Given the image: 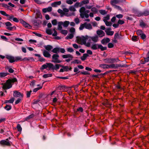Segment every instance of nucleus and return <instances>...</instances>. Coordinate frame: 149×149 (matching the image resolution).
Returning a JSON list of instances; mask_svg holds the SVG:
<instances>
[{"label":"nucleus","instance_id":"f257e3e1","mask_svg":"<svg viewBox=\"0 0 149 149\" xmlns=\"http://www.w3.org/2000/svg\"><path fill=\"white\" fill-rule=\"evenodd\" d=\"M17 81V79L16 78L14 77L9 79L6 81L5 83L1 84L3 85L2 88L3 90L9 89L12 87L13 85L12 83H14Z\"/></svg>","mask_w":149,"mask_h":149},{"label":"nucleus","instance_id":"f03ea898","mask_svg":"<svg viewBox=\"0 0 149 149\" xmlns=\"http://www.w3.org/2000/svg\"><path fill=\"white\" fill-rule=\"evenodd\" d=\"M91 48L94 50L100 49L101 51H104L107 49V47H104L102 45L98 44H95L92 45L91 46Z\"/></svg>","mask_w":149,"mask_h":149},{"label":"nucleus","instance_id":"7ed1b4c3","mask_svg":"<svg viewBox=\"0 0 149 149\" xmlns=\"http://www.w3.org/2000/svg\"><path fill=\"white\" fill-rule=\"evenodd\" d=\"M77 38L76 40H77L78 43H79V42L81 41L82 42V43H80L81 45H85L87 40L89 38L88 36L87 35L85 36H82L81 37L77 36Z\"/></svg>","mask_w":149,"mask_h":149},{"label":"nucleus","instance_id":"20e7f679","mask_svg":"<svg viewBox=\"0 0 149 149\" xmlns=\"http://www.w3.org/2000/svg\"><path fill=\"white\" fill-rule=\"evenodd\" d=\"M3 24H5L6 26L7 27L6 28V29L8 30L12 31L13 29H14L15 30L16 29V28L15 26H14L12 27L10 26H12V25L11 23L9 22H6L5 23H3Z\"/></svg>","mask_w":149,"mask_h":149},{"label":"nucleus","instance_id":"39448f33","mask_svg":"<svg viewBox=\"0 0 149 149\" xmlns=\"http://www.w3.org/2000/svg\"><path fill=\"white\" fill-rule=\"evenodd\" d=\"M11 143V142L5 140H2L0 141V145L2 147L6 146H10Z\"/></svg>","mask_w":149,"mask_h":149},{"label":"nucleus","instance_id":"423d86ee","mask_svg":"<svg viewBox=\"0 0 149 149\" xmlns=\"http://www.w3.org/2000/svg\"><path fill=\"white\" fill-rule=\"evenodd\" d=\"M100 67L103 69L111 68L115 69V64H112L109 65L106 64H102L100 65Z\"/></svg>","mask_w":149,"mask_h":149},{"label":"nucleus","instance_id":"0eeeda50","mask_svg":"<svg viewBox=\"0 0 149 149\" xmlns=\"http://www.w3.org/2000/svg\"><path fill=\"white\" fill-rule=\"evenodd\" d=\"M13 96L15 97H22L23 96V94L17 91H13Z\"/></svg>","mask_w":149,"mask_h":149},{"label":"nucleus","instance_id":"6e6552de","mask_svg":"<svg viewBox=\"0 0 149 149\" xmlns=\"http://www.w3.org/2000/svg\"><path fill=\"white\" fill-rule=\"evenodd\" d=\"M6 58L9 60V61L10 63H13L15 62V57L13 56L7 55L6 56Z\"/></svg>","mask_w":149,"mask_h":149},{"label":"nucleus","instance_id":"1a4fd4ad","mask_svg":"<svg viewBox=\"0 0 149 149\" xmlns=\"http://www.w3.org/2000/svg\"><path fill=\"white\" fill-rule=\"evenodd\" d=\"M132 12L136 15V16L138 17H140L142 16V15L141 14V12L139 11L137 9H133L132 10Z\"/></svg>","mask_w":149,"mask_h":149},{"label":"nucleus","instance_id":"9d476101","mask_svg":"<svg viewBox=\"0 0 149 149\" xmlns=\"http://www.w3.org/2000/svg\"><path fill=\"white\" fill-rule=\"evenodd\" d=\"M110 41V39L108 38H104L101 40V43L102 45H105L107 43H109Z\"/></svg>","mask_w":149,"mask_h":149},{"label":"nucleus","instance_id":"9b49d317","mask_svg":"<svg viewBox=\"0 0 149 149\" xmlns=\"http://www.w3.org/2000/svg\"><path fill=\"white\" fill-rule=\"evenodd\" d=\"M89 38H91V40L94 42H97L98 41L99 37L96 35L94 36H88Z\"/></svg>","mask_w":149,"mask_h":149},{"label":"nucleus","instance_id":"f8f14e48","mask_svg":"<svg viewBox=\"0 0 149 149\" xmlns=\"http://www.w3.org/2000/svg\"><path fill=\"white\" fill-rule=\"evenodd\" d=\"M114 38L115 39H118L120 40H121L123 39L122 37V35L121 34H119L118 33H116L114 36Z\"/></svg>","mask_w":149,"mask_h":149},{"label":"nucleus","instance_id":"ddd939ff","mask_svg":"<svg viewBox=\"0 0 149 149\" xmlns=\"http://www.w3.org/2000/svg\"><path fill=\"white\" fill-rule=\"evenodd\" d=\"M33 22L34 26H38L41 24L42 21L40 20L34 19Z\"/></svg>","mask_w":149,"mask_h":149},{"label":"nucleus","instance_id":"4468645a","mask_svg":"<svg viewBox=\"0 0 149 149\" xmlns=\"http://www.w3.org/2000/svg\"><path fill=\"white\" fill-rule=\"evenodd\" d=\"M20 22L22 23L26 28H29V26H30V25L28 24L26 22L24 21L22 19H20Z\"/></svg>","mask_w":149,"mask_h":149},{"label":"nucleus","instance_id":"2eb2a0df","mask_svg":"<svg viewBox=\"0 0 149 149\" xmlns=\"http://www.w3.org/2000/svg\"><path fill=\"white\" fill-rule=\"evenodd\" d=\"M43 54L45 57L47 58H49L51 56L49 52L45 50H43Z\"/></svg>","mask_w":149,"mask_h":149},{"label":"nucleus","instance_id":"dca6fc26","mask_svg":"<svg viewBox=\"0 0 149 149\" xmlns=\"http://www.w3.org/2000/svg\"><path fill=\"white\" fill-rule=\"evenodd\" d=\"M52 8L51 7H49L47 8H44L42 9V12L44 13L47 12H50L52 11Z\"/></svg>","mask_w":149,"mask_h":149},{"label":"nucleus","instance_id":"f3484780","mask_svg":"<svg viewBox=\"0 0 149 149\" xmlns=\"http://www.w3.org/2000/svg\"><path fill=\"white\" fill-rule=\"evenodd\" d=\"M61 4V1H56L52 3L51 4V6L53 7H56L57 6L60 5Z\"/></svg>","mask_w":149,"mask_h":149},{"label":"nucleus","instance_id":"a211bd4d","mask_svg":"<svg viewBox=\"0 0 149 149\" xmlns=\"http://www.w3.org/2000/svg\"><path fill=\"white\" fill-rule=\"evenodd\" d=\"M36 15L37 16V17H35L36 19H37L38 18L41 19L42 18V16L41 12L38 10H36Z\"/></svg>","mask_w":149,"mask_h":149},{"label":"nucleus","instance_id":"6ab92c4d","mask_svg":"<svg viewBox=\"0 0 149 149\" xmlns=\"http://www.w3.org/2000/svg\"><path fill=\"white\" fill-rule=\"evenodd\" d=\"M34 55L36 56H37L39 58V61L40 62L45 61V58H44L43 57H41L40 55L38 54H35Z\"/></svg>","mask_w":149,"mask_h":149},{"label":"nucleus","instance_id":"aec40b11","mask_svg":"<svg viewBox=\"0 0 149 149\" xmlns=\"http://www.w3.org/2000/svg\"><path fill=\"white\" fill-rule=\"evenodd\" d=\"M84 23H86L85 24V28L86 29L91 30L92 29L91 25L90 23H87L86 22Z\"/></svg>","mask_w":149,"mask_h":149},{"label":"nucleus","instance_id":"412c9836","mask_svg":"<svg viewBox=\"0 0 149 149\" xmlns=\"http://www.w3.org/2000/svg\"><path fill=\"white\" fill-rule=\"evenodd\" d=\"M46 64L47 65V67L49 69V70H53L54 65L51 63H46Z\"/></svg>","mask_w":149,"mask_h":149},{"label":"nucleus","instance_id":"4be33fe9","mask_svg":"<svg viewBox=\"0 0 149 149\" xmlns=\"http://www.w3.org/2000/svg\"><path fill=\"white\" fill-rule=\"evenodd\" d=\"M126 65H127L125 64L122 65L120 64H115V69H117L118 67H126Z\"/></svg>","mask_w":149,"mask_h":149},{"label":"nucleus","instance_id":"5701e85b","mask_svg":"<svg viewBox=\"0 0 149 149\" xmlns=\"http://www.w3.org/2000/svg\"><path fill=\"white\" fill-rule=\"evenodd\" d=\"M61 65L60 64H55V66H54L53 70H55L57 71L59 69L60 67H61Z\"/></svg>","mask_w":149,"mask_h":149},{"label":"nucleus","instance_id":"b1692460","mask_svg":"<svg viewBox=\"0 0 149 149\" xmlns=\"http://www.w3.org/2000/svg\"><path fill=\"white\" fill-rule=\"evenodd\" d=\"M89 55L86 53L83 54V56L80 57V59L82 61H84L86 59L87 57Z\"/></svg>","mask_w":149,"mask_h":149},{"label":"nucleus","instance_id":"393cba45","mask_svg":"<svg viewBox=\"0 0 149 149\" xmlns=\"http://www.w3.org/2000/svg\"><path fill=\"white\" fill-rule=\"evenodd\" d=\"M62 57L64 58H68L72 59L73 56L72 55L70 54H67L66 55H63L62 56Z\"/></svg>","mask_w":149,"mask_h":149},{"label":"nucleus","instance_id":"a878e982","mask_svg":"<svg viewBox=\"0 0 149 149\" xmlns=\"http://www.w3.org/2000/svg\"><path fill=\"white\" fill-rule=\"evenodd\" d=\"M15 100V98L14 97L11 98L9 100H6L4 102L5 103H13Z\"/></svg>","mask_w":149,"mask_h":149},{"label":"nucleus","instance_id":"bb28decb","mask_svg":"<svg viewBox=\"0 0 149 149\" xmlns=\"http://www.w3.org/2000/svg\"><path fill=\"white\" fill-rule=\"evenodd\" d=\"M63 22H62L61 21L59 22L58 23V30H61L62 29V25L63 24Z\"/></svg>","mask_w":149,"mask_h":149},{"label":"nucleus","instance_id":"cd10ccee","mask_svg":"<svg viewBox=\"0 0 149 149\" xmlns=\"http://www.w3.org/2000/svg\"><path fill=\"white\" fill-rule=\"evenodd\" d=\"M44 47L46 50L48 51H49L53 48L52 46L50 45H47L46 46H45Z\"/></svg>","mask_w":149,"mask_h":149},{"label":"nucleus","instance_id":"c85d7f7f","mask_svg":"<svg viewBox=\"0 0 149 149\" xmlns=\"http://www.w3.org/2000/svg\"><path fill=\"white\" fill-rule=\"evenodd\" d=\"M74 37L73 33H70L68 34L66 37L65 38V39H72Z\"/></svg>","mask_w":149,"mask_h":149},{"label":"nucleus","instance_id":"c756f323","mask_svg":"<svg viewBox=\"0 0 149 149\" xmlns=\"http://www.w3.org/2000/svg\"><path fill=\"white\" fill-rule=\"evenodd\" d=\"M59 57V56L56 54H53L52 56V60H56L58 59V58Z\"/></svg>","mask_w":149,"mask_h":149},{"label":"nucleus","instance_id":"7c9ffc66","mask_svg":"<svg viewBox=\"0 0 149 149\" xmlns=\"http://www.w3.org/2000/svg\"><path fill=\"white\" fill-rule=\"evenodd\" d=\"M34 116V115L33 114H32L26 117L25 118V120L26 121H28L30 119L33 118Z\"/></svg>","mask_w":149,"mask_h":149},{"label":"nucleus","instance_id":"2f4dec72","mask_svg":"<svg viewBox=\"0 0 149 149\" xmlns=\"http://www.w3.org/2000/svg\"><path fill=\"white\" fill-rule=\"evenodd\" d=\"M70 22L69 21H66L63 22V25L64 27H67L69 24H70Z\"/></svg>","mask_w":149,"mask_h":149},{"label":"nucleus","instance_id":"473e14b6","mask_svg":"<svg viewBox=\"0 0 149 149\" xmlns=\"http://www.w3.org/2000/svg\"><path fill=\"white\" fill-rule=\"evenodd\" d=\"M85 8L84 7H81L79 10V12L80 13V14L84 13H85Z\"/></svg>","mask_w":149,"mask_h":149},{"label":"nucleus","instance_id":"72a5a7b5","mask_svg":"<svg viewBox=\"0 0 149 149\" xmlns=\"http://www.w3.org/2000/svg\"><path fill=\"white\" fill-rule=\"evenodd\" d=\"M59 47L55 48L52 50V52L55 54H57L59 52Z\"/></svg>","mask_w":149,"mask_h":149},{"label":"nucleus","instance_id":"f704fd0d","mask_svg":"<svg viewBox=\"0 0 149 149\" xmlns=\"http://www.w3.org/2000/svg\"><path fill=\"white\" fill-rule=\"evenodd\" d=\"M142 16H146L149 15V11L147 10H145L143 12L141 13Z\"/></svg>","mask_w":149,"mask_h":149},{"label":"nucleus","instance_id":"c9c22d12","mask_svg":"<svg viewBox=\"0 0 149 149\" xmlns=\"http://www.w3.org/2000/svg\"><path fill=\"white\" fill-rule=\"evenodd\" d=\"M9 74L8 72H0V77H5Z\"/></svg>","mask_w":149,"mask_h":149},{"label":"nucleus","instance_id":"e433bc0d","mask_svg":"<svg viewBox=\"0 0 149 149\" xmlns=\"http://www.w3.org/2000/svg\"><path fill=\"white\" fill-rule=\"evenodd\" d=\"M80 16L82 18H84V17H85L86 18H88L89 16L88 14L85 13L80 14Z\"/></svg>","mask_w":149,"mask_h":149},{"label":"nucleus","instance_id":"4c0bfd02","mask_svg":"<svg viewBox=\"0 0 149 149\" xmlns=\"http://www.w3.org/2000/svg\"><path fill=\"white\" fill-rule=\"evenodd\" d=\"M104 22L105 23L106 25L107 26H111L112 23L110 22H108L105 20H103Z\"/></svg>","mask_w":149,"mask_h":149},{"label":"nucleus","instance_id":"58836bf2","mask_svg":"<svg viewBox=\"0 0 149 149\" xmlns=\"http://www.w3.org/2000/svg\"><path fill=\"white\" fill-rule=\"evenodd\" d=\"M119 2L118 0H112L111 1L110 3L111 5L114 6L115 5L114 4H117Z\"/></svg>","mask_w":149,"mask_h":149},{"label":"nucleus","instance_id":"ea45409f","mask_svg":"<svg viewBox=\"0 0 149 149\" xmlns=\"http://www.w3.org/2000/svg\"><path fill=\"white\" fill-rule=\"evenodd\" d=\"M6 70H8V71L10 73H13L14 72V70L12 68H10L8 66L6 67L5 68Z\"/></svg>","mask_w":149,"mask_h":149},{"label":"nucleus","instance_id":"a19ab883","mask_svg":"<svg viewBox=\"0 0 149 149\" xmlns=\"http://www.w3.org/2000/svg\"><path fill=\"white\" fill-rule=\"evenodd\" d=\"M111 58H106L103 59V61L104 63H111Z\"/></svg>","mask_w":149,"mask_h":149},{"label":"nucleus","instance_id":"79ce46f5","mask_svg":"<svg viewBox=\"0 0 149 149\" xmlns=\"http://www.w3.org/2000/svg\"><path fill=\"white\" fill-rule=\"evenodd\" d=\"M105 31L107 35L111 36L114 33V31Z\"/></svg>","mask_w":149,"mask_h":149},{"label":"nucleus","instance_id":"37998d69","mask_svg":"<svg viewBox=\"0 0 149 149\" xmlns=\"http://www.w3.org/2000/svg\"><path fill=\"white\" fill-rule=\"evenodd\" d=\"M132 40L133 41L136 42L138 40L139 38L137 36H133L132 37Z\"/></svg>","mask_w":149,"mask_h":149},{"label":"nucleus","instance_id":"c03bdc74","mask_svg":"<svg viewBox=\"0 0 149 149\" xmlns=\"http://www.w3.org/2000/svg\"><path fill=\"white\" fill-rule=\"evenodd\" d=\"M103 105L107 107H109V106L111 105V104L109 103V101H107L103 103Z\"/></svg>","mask_w":149,"mask_h":149},{"label":"nucleus","instance_id":"a18cd8bd","mask_svg":"<svg viewBox=\"0 0 149 149\" xmlns=\"http://www.w3.org/2000/svg\"><path fill=\"white\" fill-rule=\"evenodd\" d=\"M111 63H113L116 62H117L118 61H119L118 58H111Z\"/></svg>","mask_w":149,"mask_h":149},{"label":"nucleus","instance_id":"49530a36","mask_svg":"<svg viewBox=\"0 0 149 149\" xmlns=\"http://www.w3.org/2000/svg\"><path fill=\"white\" fill-rule=\"evenodd\" d=\"M4 108L7 111H9L11 109L12 107L10 105H6V106L4 107Z\"/></svg>","mask_w":149,"mask_h":149},{"label":"nucleus","instance_id":"de8ad7c7","mask_svg":"<svg viewBox=\"0 0 149 149\" xmlns=\"http://www.w3.org/2000/svg\"><path fill=\"white\" fill-rule=\"evenodd\" d=\"M52 74H44L42 76V77L44 78H47L49 77H52Z\"/></svg>","mask_w":149,"mask_h":149},{"label":"nucleus","instance_id":"09e8293b","mask_svg":"<svg viewBox=\"0 0 149 149\" xmlns=\"http://www.w3.org/2000/svg\"><path fill=\"white\" fill-rule=\"evenodd\" d=\"M83 111H84V109H83V108L82 107H79V108H77V111H75L74 112L76 113L77 112V111L79 112H82Z\"/></svg>","mask_w":149,"mask_h":149},{"label":"nucleus","instance_id":"8fccbe9b","mask_svg":"<svg viewBox=\"0 0 149 149\" xmlns=\"http://www.w3.org/2000/svg\"><path fill=\"white\" fill-rule=\"evenodd\" d=\"M15 62L17 61H22V60L23 59H22V58L21 56H16L15 58Z\"/></svg>","mask_w":149,"mask_h":149},{"label":"nucleus","instance_id":"3c124183","mask_svg":"<svg viewBox=\"0 0 149 149\" xmlns=\"http://www.w3.org/2000/svg\"><path fill=\"white\" fill-rule=\"evenodd\" d=\"M47 68V65L46 64H44L42 65L41 67L40 68V70L41 71L44 70L45 69H46Z\"/></svg>","mask_w":149,"mask_h":149},{"label":"nucleus","instance_id":"603ef678","mask_svg":"<svg viewBox=\"0 0 149 149\" xmlns=\"http://www.w3.org/2000/svg\"><path fill=\"white\" fill-rule=\"evenodd\" d=\"M61 67L64 69V71L67 72L69 70V68L68 66H65L63 65H61Z\"/></svg>","mask_w":149,"mask_h":149},{"label":"nucleus","instance_id":"864d4df0","mask_svg":"<svg viewBox=\"0 0 149 149\" xmlns=\"http://www.w3.org/2000/svg\"><path fill=\"white\" fill-rule=\"evenodd\" d=\"M66 87L65 85H60L57 88L60 90H62L65 89Z\"/></svg>","mask_w":149,"mask_h":149},{"label":"nucleus","instance_id":"5fc2aeb1","mask_svg":"<svg viewBox=\"0 0 149 149\" xmlns=\"http://www.w3.org/2000/svg\"><path fill=\"white\" fill-rule=\"evenodd\" d=\"M99 12L102 15H104L107 14V12L105 10H99Z\"/></svg>","mask_w":149,"mask_h":149},{"label":"nucleus","instance_id":"6e6d98bb","mask_svg":"<svg viewBox=\"0 0 149 149\" xmlns=\"http://www.w3.org/2000/svg\"><path fill=\"white\" fill-rule=\"evenodd\" d=\"M103 31L102 30L99 29L97 30L96 31L97 34L99 36L102 35V33H103Z\"/></svg>","mask_w":149,"mask_h":149},{"label":"nucleus","instance_id":"4d7b16f0","mask_svg":"<svg viewBox=\"0 0 149 149\" xmlns=\"http://www.w3.org/2000/svg\"><path fill=\"white\" fill-rule=\"evenodd\" d=\"M0 13L1 14V15H4V16H6V17H8V16H9V15L6 14V13L4 11L1 10L0 11Z\"/></svg>","mask_w":149,"mask_h":149},{"label":"nucleus","instance_id":"13d9d810","mask_svg":"<svg viewBox=\"0 0 149 149\" xmlns=\"http://www.w3.org/2000/svg\"><path fill=\"white\" fill-rule=\"evenodd\" d=\"M86 24L84 23V24H81L79 28V29L80 30H82L84 27L85 28V24Z\"/></svg>","mask_w":149,"mask_h":149},{"label":"nucleus","instance_id":"bf43d9fd","mask_svg":"<svg viewBox=\"0 0 149 149\" xmlns=\"http://www.w3.org/2000/svg\"><path fill=\"white\" fill-rule=\"evenodd\" d=\"M18 131L19 132H20L22 130V128L21 127V125L19 124H18L16 127Z\"/></svg>","mask_w":149,"mask_h":149},{"label":"nucleus","instance_id":"052dcab7","mask_svg":"<svg viewBox=\"0 0 149 149\" xmlns=\"http://www.w3.org/2000/svg\"><path fill=\"white\" fill-rule=\"evenodd\" d=\"M46 32L49 35H51L52 34V32L51 30L50 29H47L46 30Z\"/></svg>","mask_w":149,"mask_h":149},{"label":"nucleus","instance_id":"680f3d73","mask_svg":"<svg viewBox=\"0 0 149 149\" xmlns=\"http://www.w3.org/2000/svg\"><path fill=\"white\" fill-rule=\"evenodd\" d=\"M69 9L70 11H72L73 12L76 11V10L74 8V7L73 6H70L69 8Z\"/></svg>","mask_w":149,"mask_h":149},{"label":"nucleus","instance_id":"e2e57ef3","mask_svg":"<svg viewBox=\"0 0 149 149\" xmlns=\"http://www.w3.org/2000/svg\"><path fill=\"white\" fill-rule=\"evenodd\" d=\"M61 33L65 35H66L68 33V31L67 30H61Z\"/></svg>","mask_w":149,"mask_h":149},{"label":"nucleus","instance_id":"0e129e2a","mask_svg":"<svg viewBox=\"0 0 149 149\" xmlns=\"http://www.w3.org/2000/svg\"><path fill=\"white\" fill-rule=\"evenodd\" d=\"M31 92L32 91L31 90H30L29 91H26V96L27 98H29L30 97Z\"/></svg>","mask_w":149,"mask_h":149},{"label":"nucleus","instance_id":"69168bd1","mask_svg":"<svg viewBox=\"0 0 149 149\" xmlns=\"http://www.w3.org/2000/svg\"><path fill=\"white\" fill-rule=\"evenodd\" d=\"M125 23L124 21L122 20L119 19L118 22V23L119 25V24L122 25L124 24Z\"/></svg>","mask_w":149,"mask_h":149},{"label":"nucleus","instance_id":"338daca9","mask_svg":"<svg viewBox=\"0 0 149 149\" xmlns=\"http://www.w3.org/2000/svg\"><path fill=\"white\" fill-rule=\"evenodd\" d=\"M52 62L54 63H60L62 62V61L59 60L58 58V59L56 60H52Z\"/></svg>","mask_w":149,"mask_h":149},{"label":"nucleus","instance_id":"774afa93","mask_svg":"<svg viewBox=\"0 0 149 149\" xmlns=\"http://www.w3.org/2000/svg\"><path fill=\"white\" fill-rule=\"evenodd\" d=\"M70 32L74 34V33L75 32V28L73 27H71L70 29Z\"/></svg>","mask_w":149,"mask_h":149}]
</instances>
